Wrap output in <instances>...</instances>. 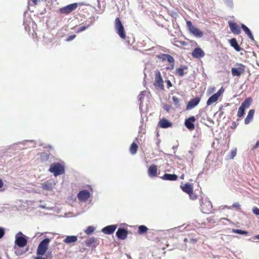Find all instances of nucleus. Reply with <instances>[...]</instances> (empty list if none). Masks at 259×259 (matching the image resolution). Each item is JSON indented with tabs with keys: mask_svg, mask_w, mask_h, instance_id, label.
<instances>
[{
	"mask_svg": "<svg viewBox=\"0 0 259 259\" xmlns=\"http://www.w3.org/2000/svg\"><path fill=\"white\" fill-rule=\"evenodd\" d=\"M49 171L56 177L64 173V166L59 162L53 163L50 165Z\"/></svg>",
	"mask_w": 259,
	"mask_h": 259,
	"instance_id": "1",
	"label": "nucleus"
},
{
	"mask_svg": "<svg viewBox=\"0 0 259 259\" xmlns=\"http://www.w3.org/2000/svg\"><path fill=\"white\" fill-rule=\"evenodd\" d=\"M114 29L115 32L121 39L125 38V32L124 26L119 18H116L114 22Z\"/></svg>",
	"mask_w": 259,
	"mask_h": 259,
	"instance_id": "2",
	"label": "nucleus"
},
{
	"mask_svg": "<svg viewBox=\"0 0 259 259\" xmlns=\"http://www.w3.org/2000/svg\"><path fill=\"white\" fill-rule=\"evenodd\" d=\"M186 25L189 32L191 34L198 38H200L203 36V32L198 29V28H197L196 27L193 26L192 23L191 21H187Z\"/></svg>",
	"mask_w": 259,
	"mask_h": 259,
	"instance_id": "3",
	"label": "nucleus"
},
{
	"mask_svg": "<svg viewBox=\"0 0 259 259\" xmlns=\"http://www.w3.org/2000/svg\"><path fill=\"white\" fill-rule=\"evenodd\" d=\"M15 243L19 247H23L27 243V238L21 232H19L16 235Z\"/></svg>",
	"mask_w": 259,
	"mask_h": 259,
	"instance_id": "4",
	"label": "nucleus"
},
{
	"mask_svg": "<svg viewBox=\"0 0 259 259\" xmlns=\"http://www.w3.org/2000/svg\"><path fill=\"white\" fill-rule=\"evenodd\" d=\"M50 241V239L45 238L39 243L37 249L38 255H42L46 253Z\"/></svg>",
	"mask_w": 259,
	"mask_h": 259,
	"instance_id": "5",
	"label": "nucleus"
},
{
	"mask_svg": "<svg viewBox=\"0 0 259 259\" xmlns=\"http://www.w3.org/2000/svg\"><path fill=\"white\" fill-rule=\"evenodd\" d=\"M212 205L207 198L202 199L201 203V211L204 213H209L211 212Z\"/></svg>",
	"mask_w": 259,
	"mask_h": 259,
	"instance_id": "6",
	"label": "nucleus"
},
{
	"mask_svg": "<svg viewBox=\"0 0 259 259\" xmlns=\"http://www.w3.org/2000/svg\"><path fill=\"white\" fill-rule=\"evenodd\" d=\"M245 67L242 64L237 63L232 68L231 73L233 76H240L245 72Z\"/></svg>",
	"mask_w": 259,
	"mask_h": 259,
	"instance_id": "7",
	"label": "nucleus"
},
{
	"mask_svg": "<svg viewBox=\"0 0 259 259\" xmlns=\"http://www.w3.org/2000/svg\"><path fill=\"white\" fill-rule=\"evenodd\" d=\"M78 6L77 3H73L64 7L60 9V12L62 14H68L74 10H75Z\"/></svg>",
	"mask_w": 259,
	"mask_h": 259,
	"instance_id": "8",
	"label": "nucleus"
},
{
	"mask_svg": "<svg viewBox=\"0 0 259 259\" xmlns=\"http://www.w3.org/2000/svg\"><path fill=\"white\" fill-rule=\"evenodd\" d=\"M154 85L157 87L160 90H163L164 88L163 79L159 71L155 72Z\"/></svg>",
	"mask_w": 259,
	"mask_h": 259,
	"instance_id": "9",
	"label": "nucleus"
},
{
	"mask_svg": "<svg viewBox=\"0 0 259 259\" xmlns=\"http://www.w3.org/2000/svg\"><path fill=\"white\" fill-rule=\"evenodd\" d=\"M55 185L56 182L54 180L47 181L41 184V187L44 190L51 191Z\"/></svg>",
	"mask_w": 259,
	"mask_h": 259,
	"instance_id": "10",
	"label": "nucleus"
},
{
	"mask_svg": "<svg viewBox=\"0 0 259 259\" xmlns=\"http://www.w3.org/2000/svg\"><path fill=\"white\" fill-rule=\"evenodd\" d=\"M91 197V193L86 190L80 191L77 194V198L80 201L85 202Z\"/></svg>",
	"mask_w": 259,
	"mask_h": 259,
	"instance_id": "11",
	"label": "nucleus"
},
{
	"mask_svg": "<svg viewBox=\"0 0 259 259\" xmlns=\"http://www.w3.org/2000/svg\"><path fill=\"white\" fill-rule=\"evenodd\" d=\"M196 119L194 116H191L186 119L185 121V125L190 130H193L195 128L194 122Z\"/></svg>",
	"mask_w": 259,
	"mask_h": 259,
	"instance_id": "12",
	"label": "nucleus"
},
{
	"mask_svg": "<svg viewBox=\"0 0 259 259\" xmlns=\"http://www.w3.org/2000/svg\"><path fill=\"white\" fill-rule=\"evenodd\" d=\"M200 99L199 97H195L191 99L187 104V110H191L196 107L200 102Z\"/></svg>",
	"mask_w": 259,
	"mask_h": 259,
	"instance_id": "13",
	"label": "nucleus"
},
{
	"mask_svg": "<svg viewBox=\"0 0 259 259\" xmlns=\"http://www.w3.org/2000/svg\"><path fill=\"white\" fill-rule=\"evenodd\" d=\"M229 25L230 30L233 33L236 34H239L241 33L240 28L237 25V23H236L235 22H232L229 21Z\"/></svg>",
	"mask_w": 259,
	"mask_h": 259,
	"instance_id": "14",
	"label": "nucleus"
},
{
	"mask_svg": "<svg viewBox=\"0 0 259 259\" xmlns=\"http://www.w3.org/2000/svg\"><path fill=\"white\" fill-rule=\"evenodd\" d=\"M192 55L194 58H201L205 56V53L201 48H196L193 51Z\"/></svg>",
	"mask_w": 259,
	"mask_h": 259,
	"instance_id": "15",
	"label": "nucleus"
},
{
	"mask_svg": "<svg viewBox=\"0 0 259 259\" xmlns=\"http://www.w3.org/2000/svg\"><path fill=\"white\" fill-rule=\"evenodd\" d=\"M116 236L121 240L126 239L127 235V231L124 228H119L116 233Z\"/></svg>",
	"mask_w": 259,
	"mask_h": 259,
	"instance_id": "16",
	"label": "nucleus"
},
{
	"mask_svg": "<svg viewBox=\"0 0 259 259\" xmlns=\"http://www.w3.org/2000/svg\"><path fill=\"white\" fill-rule=\"evenodd\" d=\"M148 175L150 178H155L157 175V167L154 164L151 165L148 170Z\"/></svg>",
	"mask_w": 259,
	"mask_h": 259,
	"instance_id": "17",
	"label": "nucleus"
},
{
	"mask_svg": "<svg viewBox=\"0 0 259 259\" xmlns=\"http://www.w3.org/2000/svg\"><path fill=\"white\" fill-rule=\"evenodd\" d=\"M116 228V225H109L103 228L102 229V232L105 234L110 235L115 231Z\"/></svg>",
	"mask_w": 259,
	"mask_h": 259,
	"instance_id": "18",
	"label": "nucleus"
},
{
	"mask_svg": "<svg viewBox=\"0 0 259 259\" xmlns=\"http://www.w3.org/2000/svg\"><path fill=\"white\" fill-rule=\"evenodd\" d=\"M158 125L161 128H166L171 126L172 123L166 119L162 118L159 121Z\"/></svg>",
	"mask_w": 259,
	"mask_h": 259,
	"instance_id": "19",
	"label": "nucleus"
},
{
	"mask_svg": "<svg viewBox=\"0 0 259 259\" xmlns=\"http://www.w3.org/2000/svg\"><path fill=\"white\" fill-rule=\"evenodd\" d=\"M182 190L187 194L192 193L193 191V187L190 183H186L184 185H181Z\"/></svg>",
	"mask_w": 259,
	"mask_h": 259,
	"instance_id": "20",
	"label": "nucleus"
},
{
	"mask_svg": "<svg viewBox=\"0 0 259 259\" xmlns=\"http://www.w3.org/2000/svg\"><path fill=\"white\" fill-rule=\"evenodd\" d=\"M77 240V237L74 235L67 236L63 240L64 242L67 244H71L75 243Z\"/></svg>",
	"mask_w": 259,
	"mask_h": 259,
	"instance_id": "21",
	"label": "nucleus"
},
{
	"mask_svg": "<svg viewBox=\"0 0 259 259\" xmlns=\"http://www.w3.org/2000/svg\"><path fill=\"white\" fill-rule=\"evenodd\" d=\"M241 28L243 30V31L245 32V34L247 35L248 37L253 41H255V40L254 39L253 35L252 34L251 31L244 24H241Z\"/></svg>",
	"mask_w": 259,
	"mask_h": 259,
	"instance_id": "22",
	"label": "nucleus"
},
{
	"mask_svg": "<svg viewBox=\"0 0 259 259\" xmlns=\"http://www.w3.org/2000/svg\"><path fill=\"white\" fill-rule=\"evenodd\" d=\"M161 179L164 180L176 181L178 179V176L175 174H165Z\"/></svg>",
	"mask_w": 259,
	"mask_h": 259,
	"instance_id": "23",
	"label": "nucleus"
},
{
	"mask_svg": "<svg viewBox=\"0 0 259 259\" xmlns=\"http://www.w3.org/2000/svg\"><path fill=\"white\" fill-rule=\"evenodd\" d=\"M254 114V109H250L245 118L244 120V123L245 124H248L250 121L252 119L253 115Z\"/></svg>",
	"mask_w": 259,
	"mask_h": 259,
	"instance_id": "24",
	"label": "nucleus"
},
{
	"mask_svg": "<svg viewBox=\"0 0 259 259\" xmlns=\"http://www.w3.org/2000/svg\"><path fill=\"white\" fill-rule=\"evenodd\" d=\"M230 44L236 51L239 52L241 51V48L239 47L236 39L235 38H232L230 40Z\"/></svg>",
	"mask_w": 259,
	"mask_h": 259,
	"instance_id": "25",
	"label": "nucleus"
},
{
	"mask_svg": "<svg viewBox=\"0 0 259 259\" xmlns=\"http://www.w3.org/2000/svg\"><path fill=\"white\" fill-rule=\"evenodd\" d=\"M157 57L161 60L162 61H164L167 60V61H171V58H173L172 56H171L170 55L168 54H160L157 56Z\"/></svg>",
	"mask_w": 259,
	"mask_h": 259,
	"instance_id": "26",
	"label": "nucleus"
},
{
	"mask_svg": "<svg viewBox=\"0 0 259 259\" xmlns=\"http://www.w3.org/2000/svg\"><path fill=\"white\" fill-rule=\"evenodd\" d=\"M188 69L187 66H183L181 67L178 68L176 70V72L180 76H183L186 73L184 72V70H186Z\"/></svg>",
	"mask_w": 259,
	"mask_h": 259,
	"instance_id": "27",
	"label": "nucleus"
},
{
	"mask_svg": "<svg viewBox=\"0 0 259 259\" xmlns=\"http://www.w3.org/2000/svg\"><path fill=\"white\" fill-rule=\"evenodd\" d=\"M219 99L218 95L213 94L207 100L206 104L207 106H210L213 103L215 102Z\"/></svg>",
	"mask_w": 259,
	"mask_h": 259,
	"instance_id": "28",
	"label": "nucleus"
},
{
	"mask_svg": "<svg viewBox=\"0 0 259 259\" xmlns=\"http://www.w3.org/2000/svg\"><path fill=\"white\" fill-rule=\"evenodd\" d=\"M252 99L250 97L246 98L241 104V106L244 109L248 108L251 104Z\"/></svg>",
	"mask_w": 259,
	"mask_h": 259,
	"instance_id": "29",
	"label": "nucleus"
},
{
	"mask_svg": "<svg viewBox=\"0 0 259 259\" xmlns=\"http://www.w3.org/2000/svg\"><path fill=\"white\" fill-rule=\"evenodd\" d=\"M97 243V240L95 238L92 237L88 239H87L85 241V244L88 246H91L92 245H95Z\"/></svg>",
	"mask_w": 259,
	"mask_h": 259,
	"instance_id": "30",
	"label": "nucleus"
},
{
	"mask_svg": "<svg viewBox=\"0 0 259 259\" xmlns=\"http://www.w3.org/2000/svg\"><path fill=\"white\" fill-rule=\"evenodd\" d=\"M138 149V145L135 143H133L130 147V152L132 154H135L137 153Z\"/></svg>",
	"mask_w": 259,
	"mask_h": 259,
	"instance_id": "31",
	"label": "nucleus"
},
{
	"mask_svg": "<svg viewBox=\"0 0 259 259\" xmlns=\"http://www.w3.org/2000/svg\"><path fill=\"white\" fill-rule=\"evenodd\" d=\"M148 230V228L146 226L144 225H141L138 228V233L140 234H143L146 233Z\"/></svg>",
	"mask_w": 259,
	"mask_h": 259,
	"instance_id": "32",
	"label": "nucleus"
},
{
	"mask_svg": "<svg viewBox=\"0 0 259 259\" xmlns=\"http://www.w3.org/2000/svg\"><path fill=\"white\" fill-rule=\"evenodd\" d=\"M232 232L241 234V235H247L248 232L246 231L242 230L240 229H232Z\"/></svg>",
	"mask_w": 259,
	"mask_h": 259,
	"instance_id": "33",
	"label": "nucleus"
},
{
	"mask_svg": "<svg viewBox=\"0 0 259 259\" xmlns=\"http://www.w3.org/2000/svg\"><path fill=\"white\" fill-rule=\"evenodd\" d=\"M93 23V22H91L90 23V24H89L87 26H83L80 27L79 28H78V29L77 30V32H80L85 30L86 29L89 28L91 25H92Z\"/></svg>",
	"mask_w": 259,
	"mask_h": 259,
	"instance_id": "34",
	"label": "nucleus"
},
{
	"mask_svg": "<svg viewBox=\"0 0 259 259\" xmlns=\"http://www.w3.org/2000/svg\"><path fill=\"white\" fill-rule=\"evenodd\" d=\"M94 231H95V228L94 227L89 226L86 229L84 232L87 234L90 235V234H91L92 233H93Z\"/></svg>",
	"mask_w": 259,
	"mask_h": 259,
	"instance_id": "35",
	"label": "nucleus"
},
{
	"mask_svg": "<svg viewBox=\"0 0 259 259\" xmlns=\"http://www.w3.org/2000/svg\"><path fill=\"white\" fill-rule=\"evenodd\" d=\"M245 110V109L242 107L241 106H240L237 113V116L239 117L243 116L244 114Z\"/></svg>",
	"mask_w": 259,
	"mask_h": 259,
	"instance_id": "36",
	"label": "nucleus"
},
{
	"mask_svg": "<svg viewBox=\"0 0 259 259\" xmlns=\"http://www.w3.org/2000/svg\"><path fill=\"white\" fill-rule=\"evenodd\" d=\"M169 63V66L166 68L167 70H172L174 68L175 66V60L174 58H171V61H168Z\"/></svg>",
	"mask_w": 259,
	"mask_h": 259,
	"instance_id": "37",
	"label": "nucleus"
},
{
	"mask_svg": "<svg viewBox=\"0 0 259 259\" xmlns=\"http://www.w3.org/2000/svg\"><path fill=\"white\" fill-rule=\"evenodd\" d=\"M224 3L228 7H232L233 6V2L232 0H223Z\"/></svg>",
	"mask_w": 259,
	"mask_h": 259,
	"instance_id": "38",
	"label": "nucleus"
},
{
	"mask_svg": "<svg viewBox=\"0 0 259 259\" xmlns=\"http://www.w3.org/2000/svg\"><path fill=\"white\" fill-rule=\"evenodd\" d=\"M147 93L146 91H143L138 96V99L141 102L143 97L145 96V95Z\"/></svg>",
	"mask_w": 259,
	"mask_h": 259,
	"instance_id": "39",
	"label": "nucleus"
},
{
	"mask_svg": "<svg viewBox=\"0 0 259 259\" xmlns=\"http://www.w3.org/2000/svg\"><path fill=\"white\" fill-rule=\"evenodd\" d=\"M5 233V229L3 227H0V239L2 238Z\"/></svg>",
	"mask_w": 259,
	"mask_h": 259,
	"instance_id": "40",
	"label": "nucleus"
},
{
	"mask_svg": "<svg viewBox=\"0 0 259 259\" xmlns=\"http://www.w3.org/2000/svg\"><path fill=\"white\" fill-rule=\"evenodd\" d=\"M172 101L175 105H178L179 103V99L177 97L174 96L172 97Z\"/></svg>",
	"mask_w": 259,
	"mask_h": 259,
	"instance_id": "41",
	"label": "nucleus"
},
{
	"mask_svg": "<svg viewBox=\"0 0 259 259\" xmlns=\"http://www.w3.org/2000/svg\"><path fill=\"white\" fill-rule=\"evenodd\" d=\"M252 212L256 215H259V208L254 207L252 208Z\"/></svg>",
	"mask_w": 259,
	"mask_h": 259,
	"instance_id": "42",
	"label": "nucleus"
},
{
	"mask_svg": "<svg viewBox=\"0 0 259 259\" xmlns=\"http://www.w3.org/2000/svg\"><path fill=\"white\" fill-rule=\"evenodd\" d=\"M163 109L167 112H169L170 109V106L168 105L165 104L163 106Z\"/></svg>",
	"mask_w": 259,
	"mask_h": 259,
	"instance_id": "43",
	"label": "nucleus"
},
{
	"mask_svg": "<svg viewBox=\"0 0 259 259\" xmlns=\"http://www.w3.org/2000/svg\"><path fill=\"white\" fill-rule=\"evenodd\" d=\"M236 151L235 150L231 151L230 158L231 159H233L234 157L236 156Z\"/></svg>",
	"mask_w": 259,
	"mask_h": 259,
	"instance_id": "44",
	"label": "nucleus"
},
{
	"mask_svg": "<svg viewBox=\"0 0 259 259\" xmlns=\"http://www.w3.org/2000/svg\"><path fill=\"white\" fill-rule=\"evenodd\" d=\"M76 35H70L69 36L67 39H66V40L67 41H71L72 40H73L75 37Z\"/></svg>",
	"mask_w": 259,
	"mask_h": 259,
	"instance_id": "45",
	"label": "nucleus"
},
{
	"mask_svg": "<svg viewBox=\"0 0 259 259\" xmlns=\"http://www.w3.org/2000/svg\"><path fill=\"white\" fill-rule=\"evenodd\" d=\"M189 194V195L190 198L191 199L194 200V199H196V195H195V194L193 193V192L192 193H191V194H190V193H189V194Z\"/></svg>",
	"mask_w": 259,
	"mask_h": 259,
	"instance_id": "46",
	"label": "nucleus"
},
{
	"mask_svg": "<svg viewBox=\"0 0 259 259\" xmlns=\"http://www.w3.org/2000/svg\"><path fill=\"white\" fill-rule=\"evenodd\" d=\"M224 92V90L221 88V89H220L216 93H215L214 94L215 95H218V97L219 98V97L221 96V94Z\"/></svg>",
	"mask_w": 259,
	"mask_h": 259,
	"instance_id": "47",
	"label": "nucleus"
},
{
	"mask_svg": "<svg viewBox=\"0 0 259 259\" xmlns=\"http://www.w3.org/2000/svg\"><path fill=\"white\" fill-rule=\"evenodd\" d=\"M166 82L168 88H169L170 87H172V83L169 80H167L166 81Z\"/></svg>",
	"mask_w": 259,
	"mask_h": 259,
	"instance_id": "48",
	"label": "nucleus"
},
{
	"mask_svg": "<svg viewBox=\"0 0 259 259\" xmlns=\"http://www.w3.org/2000/svg\"><path fill=\"white\" fill-rule=\"evenodd\" d=\"M240 204L238 202H236V203H234L232 205V206L234 207H237V208H240Z\"/></svg>",
	"mask_w": 259,
	"mask_h": 259,
	"instance_id": "49",
	"label": "nucleus"
},
{
	"mask_svg": "<svg viewBox=\"0 0 259 259\" xmlns=\"http://www.w3.org/2000/svg\"><path fill=\"white\" fill-rule=\"evenodd\" d=\"M34 5H36L39 0H31Z\"/></svg>",
	"mask_w": 259,
	"mask_h": 259,
	"instance_id": "50",
	"label": "nucleus"
},
{
	"mask_svg": "<svg viewBox=\"0 0 259 259\" xmlns=\"http://www.w3.org/2000/svg\"><path fill=\"white\" fill-rule=\"evenodd\" d=\"M258 146H259V140L256 142L255 146H254V148H256V147H257Z\"/></svg>",
	"mask_w": 259,
	"mask_h": 259,
	"instance_id": "51",
	"label": "nucleus"
},
{
	"mask_svg": "<svg viewBox=\"0 0 259 259\" xmlns=\"http://www.w3.org/2000/svg\"><path fill=\"white\" fill-rule=\"evenodd\" d=\"M4 185L3 181L0 179V188H1Z\"/></svg>",
	"mask_w": 259,
	"mask_h": 259,
	"instance_id": "52",
	"label": "nucleus"
},
{
	"mask_svg": "<svg viewBox=\"0 0 259 259\" xmlns=\"http://www.w3.org/2000/svg\"><path fill=\"white\" fill-rule=\"evenodd\" d=\"M35 259H45V258H42L40 256L36 257Z\"/></svg>",
	"mask_w": 259,
	"mask_h": 259,
	"instance_id": "53",
	"label": "nucleus"
},
{
	"mask_svg": "<svg viewBox=\"0 0 259 259\" xmlns=\"http://www.w3.org/2000/svg\"><path fill=\"white\" fill-rule=\"evenodd\" d=\"M180 178H181V179H184V174L182 175L181 176V177H180Z\"/></svg>",
	"mask_w": 259,
	"mask_h": 259,
	"instance_id": "54",
	"label": "nucleus"
},
{
	"mask_svg": "<svg viewBox=\"0 0 259 259\" xmlns=\"http://www.w3.org/2000/svg\"><path fill=\"white\" fill-rule=\"evenodd\" d=\"M254 238L255 239H259V235H257L256 236H254Z\"/></svg>",
	"mask_w": 259,
	"mask_h": 259,
	"instance_id": "55",
	"label": "nucleus"
},
{
	"mask_svg": "<svg viewBox=\"0 0 259 259\" xmlns=\"http://www.w3.org/2000/svg\"><path fill=\"white\" fill-rule=\"evenodd\" d=\"M177 148V146H173V147H172V149H173L174 150H175V149H176Z\"/></svg>",
	"mask_w": 259,
	"mask_h": 259,
	"instance_id": "56",
	"label": "nucleus"
},
{
	"mask_svg": "<svg viewBox=\"0 0 259 259\" xmlns=\"http://www.w3.org/2000/svg\"><path fill=\"white\" fill-rule=\"evenodd\" d=\"M127 257H128V258H130V259H133V258H132V257H131L130 255H127Z\"/></svg>",
	"mask_w": 259,
	"mask_h": 259,
	"instance_id": "57",
	"label": "nucleus"
},
{
	"mask_svg": "<svg viewBox=\"0 0 259 259\" xmlns=\"http://www.w3.org/2000/svg\"><path fill=\"white\" fill-rule=\"evenodd\" d=\"M40 207H41V208H45V205H40Z\"/></svg>",
	"mask_w": 259,
	"mask_h": 259,
	"instance_id": "58",
	"label": "nucleus"
}]
</instances>
